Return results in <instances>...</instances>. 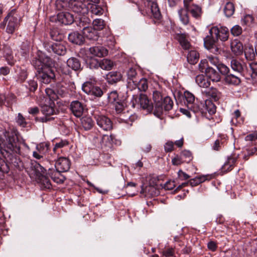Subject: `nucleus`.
Returning a JSON list of instances; mask_svg holds the SVG:
<instances>
[{
	"label": "nucleus",
	"instance_id": "obj_23",
	"mask_svg": "<svg viewBox=\"0 0 257 257\" xmlns=\"http://www.w3.org/2000/svg\"><path fill=\"white\" fill-rule=\"evenodd\" d=\"M230 66L233 70L239 73H241L245 67L244 63L237 59H232L230 62Z\"/></svg>",
	"mask_w": 257,
	"mask_h": 257
},
{
	"label": "nucleus",
	"instance_id": "obj_41",
	"mask_svg": "<svg viewBox=\"0 0 257 257\" xmlns=\"http://www.w3.org/2000/svg\"><path fill=\"white\" fill-rule=\"evenodd\" d=\"M234 12V7L232 3L228 2L224 8V12L227 17L231 16Z\"/></svg>",
	"mask_w": 257,
	"mask_h": 257
},
{
	"label": "nucleus",
	"instance_id": "obj_59",
	"mask_svg": "<svg viewBox=\"0 0 257 257\" xmlns=\"http://www.w3.org/2000/svg\"><path fill=\"white\" fill-rule=\"evenodd\" d=\"M230 32L233 36H238L242 33V28L239 25H235L231 29Z\"/></svg>",
	"mask_w": 257,
	"mask_h": 257
},
{
	"label": "nucleus",
	"instance_id": "obj_55",
	"mask_svg": "<svg viewBox=\"0 0 257 257\" xmlns=\"http://www.w3.org/2000/svg\"><path fill=\"white\" fill-rule=\"evenodd\" d=\"M27 76L28 73L27 70L21 69L18 74V81L20 82H23L27 79Z\"/></svg>",
	"mask_w": 257,
	"mask_h": 257
},
{
	"label": "nucleus",
	"instance_id": "obj_56",
	"mask_svg": "<svg viewBox=\"0 0 257 257\" xmlns=\"http://www.w3.org/2000/svg\"><path fill=\"white\" fill-rule=\"evenodd\" d=\"M67 1L57 0L55 3L56 9L58 11H61L65 9L67 6Z\"/></svg>",
	"mask_w": 257,
	"mask_h": 257
},
{
	"label": "nucleus",
	"instance_id": "obj_47",
	"mask_svg": "<svg viewBox=\"0 0 257 257\" xmlns=\"http://www.w3.org/2000/svg\"><path fill=\"white\" fill-rule=\"evenodd\" d=\"M104 22L101 19H96L93 21V26L96 31H100L104 27Z\"/></svg>",
	"mask_w": 257,
	"mask_h": 257
},
{
	"label": "nucleus",
	"instance_id": "obj_50",
	"mask_svg": "<svg viewBox=\"0 0 257 257\" xmlns=\"http://www.w3.org/2000/svg\"><path fill=\"white\" fill-rule=\"evenodd\" d=\"M181 156L185 163L190 162L193 158L191 153L187 150L182 151Z\"/></svg>",
	"mask_w": 257,
	"mask_h": 257
},
{
	"label": "nucleus",
	"instance_id": "obj_61",
	"mask_svg": "<svg viewBox=\"0 0 257 257\" xmlns=\"http://www.w3.org/2000/svg\"><path fill=\"white\" fill-rule=\"evenodd\" d=\"M27 87L30 91H35L38 87V84L37 81L34 80H30L28 82V86Z\"/></svg>",
	"mask_w": 257,
	"mask_h": 257
},
{
	"label": "nucleus",
	"instance_id": "obj_2",
	"mask_svg": "<svg viewBox=\"0 0 257 257\" xmlns=\"http://www.w3.org/2000/svg\"><path fill=\"white\" fill-rule=\"evenodd\" d=\"M210 36L204 39V46L208 50L217 52L216 43L219 40L225 42L228 39L229 30L226 27L214 26L209 30Z\"/></svg>",
	"mask_w": 257,
	"mask_h": 257
},
{
	"label": "nucleus",
	"instance_id": "obj_27",
	"mask_svg": "<svg viewBox=\"0 0 257 257\" xmlns=\"http://www.w3.org/2000/svg\"><path fill=\"white\" fill-rule=\"evenodd\" d=\"M188 12H189L188 10L185 7L184 8H180L178 11L180 20L184 25H187L189 22Z\"/></svg>",
	"mask_w": 257,
	"mask_h": 257
},
{
	"label": "nucleus",
	"instance_id": "obj_49",
	"mask_svg": "<svg viewBox=\"0 0 257 257\" xmlns=\"http://www.w3.org/2000/svg\"><path fill=\"white\" fill-rule=\"evenodd\" d=\"M108 101L109 103H115L117 102L118 95L116 91H112L108 94Z\"/></svg>",
	"mask_w": 257,
	"mask_h": 257
},
{
	"label": "nucleus",
	"instance_id": "obj_13",
	"mask_svg": "<svg viewBox=\"0 0 257 257\" xmlns=\"http://www.w3.org/2000/svg\"><path fill=\"white\" fill-rule=\"evenodd\" d=\"M90 54L98 57H103L108 54V50L103 46H93L89 49Z\"/></svg>",
	"mask_w": 257,
	"mask_h": 257
},
{
	"label": "nucleus",
	"instance_id": "obj_16",
	"mask_svg": "<svg viewBox=\"0 0 257 257\" xmlns=\"http://www.w3.org/2000/svg\"><path fill=\"white\" fill-rule=\"evenodd\" d=\"M61 172H59L56 169L49 168L48 172V175L54 181V182L61 184L63 183L65 180V177L61 174Z\"/></svg>",
	"mask_w": 257,
	"mask_h": 257
},
{
	"label": "nucleus",
	"instance_id": "obj_33",
	"mask_svg": "<svg viewBox=\"0 0 257 257\" xmlns=\"http://www.w3.org/2000/svg\"><path fill=\"white\" fill-rule=\"evenodd\" d=\"M199 58V53L195 50L190 51L187 57L188 62L191 64H196L198 62Z\"/></svg>",
	"mask_w": 257,
	"mask_h": 257
},
{
	"label": "nucleus",
	"instance_id": "obj_15",
	"mask_svg": "<svg viewBox=\"0 0 257 257\" xmlns=\"http://www.w3.org/2000/svg\"><path fill=\"white\" fill-rule=\"evenodd\" d=\"M83 37L90 40L97 41L99 38L98 33L94 28L88 27L82 30Z\"/></svg>",
	"mask_w": 257,
	"mask_h": 257
},
{
	"label": "nucleus",
	"instance_id": "obj_62",
	"mask_svg": "<svg viewBox=\"0 0 257 257\" xmlns=\"http://www.w3.org/2000/svg\"><path fill=\"white\" fill-rule=\"evenodd\" d=\"M102 94L103 92L101 88L98 86L94 85L90 95H94L97 97H100Z\"/></svg>",
	"mask_w": 257,
	"mask_h": 257
},
{
	"label": "nucleus",
	"instance_id": "obj_37",
	"mask_svg": "<svg viewBox=\"0 0 257 257\" xmlns=\"http://www.w3.org/2000/svg\"><path fill=\"white\" fill-rule=\"evenodd\" d=\"M207 111L210 114L216 112V106L210 100H206L204 103V112Z\"/></svg>",
	"mask_w": 257,
	"mask_h": 257
},
{
	"label": "nucleus",
	"instance_id": "obj_17",
	"mask_svg": "<svg viewBox=\"0 0 257 257\" xmlns=\"http://www.w3.org/2000/svg\"><path fill=\"white\" fill-rule=\"evenodd\" d=\"M147 1V6L150 9L152 16L156 19H159L161 18V13L160 12L158 6L154 0H146Z\"/></svg>",
	"mask_w": 257,
	"mask_h": 257
},
{
	"label": "nucleus",
	"instance_id": "obj_40",
	"mask_svg": "<svg viewBox=\"0 0 257 257\" xmlns=\"http://www.w3.org/2000/svg\"><path fill=\"white\" fill-rule=\"evenodd\" d=\"M255 52L252 46L247 47L244 50V55L246 59L249 60H253L255 57Z\"/></svg>",
	"mask_w": 257,
	"mask_h": 257
},
{
	"label": "nucleus",
	"instance_id": "obj_51",
	"mask_svg": "<svg viewBox=\"0 0 257 257\" xmlns=\"http://www.w3.org/2000/svg\"><path fill=\"white\" fill-rule=\"evenodd\" d=\"M94 85L90 82H85L82 86V89L83 91L87 94H91V92L92 90Z\"/></svg>",
	"mask_w": 257,
	"mask_h": 257
},
{
	"label": "nucleus",
	"instance_id": "obj_11",
	"mask_svg": "<svg viewBox=\"0 0 257 257\" xmlns=\"http://www.w3.org/2000/svg\"><path fill=\"white\" fill-rule=\"evenodd\" d=\"M58 22L62 24L68 25L72 24L74 21L73 15L68 12H60L57 15Z\"/></svg>",
	"mask_w": 257,
	"mask_h": 257
},
{
	"label": "nucleus",
	"instance_id": "obj_35",
	"mask_svg": "<svg viewBox=\"0 0 257 257\" xmlns=\"http://www.w3.org/2000/svg\"><path fill=\"white\" fill-rule=\"evenodd\" d=\"M108 81L111 83H116L121 78L120 73L117 72H111L107 75Z\"/></svg>",
	"mask_w": 257,
	"mask_h": 257
},
{
	"label": "nucleus",
	"instance_id": "obj_38",
	"mask_svg": "<svg viewBox=\"0 0 257 257\" xmlns=\"http://www.w3.org/2000/svg\"><path fill=\"white\" fill-rule=\"evenodd\" d=\"M143 192L145 193V195L149 197H152L156 196L158 194V191L154 186H146L143 189Z\"/></svg>",
	"mask_w": 257,
	"mask_h": 257
},
{
	"label": "nucleus",
	"instance_id": "obj_4",
	"mask_svg": "<svg viewBox=\"0 0 257 257\" xmlns=\"http://www.w3.org/2000/svg\"><path fill=\"white\" fill-rule=\"evenodd\" d=\"M20 19L15 11H12L5 18L1 24V28H4L8 22L6 32L9 34H13L18 29L20 23Z\"/></svg>",
	"mask_w": 257,
	"mask_h": 257
},
{
	"label": "nucleus",
	"instance_id": "obj_19",
	"mask_svg": "<svg viewBox=\"0 0 257 257\" xmlns=\"http://www.w3.org/2000/svg\"><path fill=\"white\" fill-rule=\"evenodd\" d=\"M68 38L70 42L79 45L82 44L84 42L83 36L77 32L71 33Z\"/></svg>",
	"mask_w": 257,
	"mask_h": 257
},
{
	"label": "nucleus",
	"instance_id": "obj_8",
	"mask_svg": "<svg viewBox=\"0 0 257 257\" xmlns=\"http://www.w3.org/2000/svg\"><path fill=\"white\" fill-rule=\"evenodd\" d=\"M71 163L70 160L65 157L59 158L55 164V169L59 172H67L70 169Z\"/></svg>",
	"mask_w": 257,
	"mask_h": 257
},
{
	"label": "nucleus",
	"instance_id": "obj_1",
	"mask_svg": "<svg viewBox=\"0 0 257 257\" xmlns=\"http://www.w3.org/2000/svg\"><path fill=\"white\" fill-rule=\"evenodd\" d=\"M0 151L10 163L18 164L17 154L20 146L17 137L13 133L4 130L0 134Z\"/></svg>",
	"mask_w": 257,
	"mask_h": 257
},
{
	"label": "nucleus",
	"instance_id": "obj_31",
	"mask_svg": "<svg viewBox=\"0 0 257 257\" xmlns=\"http://www.w3.org/2000/svg\"><path fill=\"white\" fill-rule=\"evenodd\" d=\"M113 62L109 59H103L99 60V68L103 70L109 71L113 68Z\"/></svg>",
	"mask_w": 257,
	"mask_h": 257
},
{
	"label": "nucleus",
	"instance_id": "obj_26",
	"mask_svg": "<svg viewBox=\"0 0 257 257\" xmlns=\"http://www.w3.org/2000/svg\"><path fill=\"white\" fill-rule=\"evenodd\" d=\"M67 65L72 69L77 71L80 69L81 63L78 59L71 57L67 61Z\"/></svg>",
	"mask_w": 257,
	"mask_h": 257
},
{
	"label": "nucleus",
	"instance_id": "obj_63",
	"mask_svg": "<svg viewBox=\"0 0 257 257\" xmlns=\"http://www.w3.org/2000/svg\"><path fill=\"white\" fill-rule=\"evenodd\" d=\"M208 60L210 63V64L216 66L217 68L218 67V65H219L220 63L218 58L216 56H209L208 57Z\"/></svg>",
	"mask_w": 257,
	"mask_h": 257
},
{
	"label": "nucleus",
	"instance_id": "obj_42",
	"mask_svg": "<svg viewBox=\"0 0 257 257\" xmlns=\"http://www.w3.org/2000/svg\"><path fill=\"white\" fill-rule=\"evenodd\" d=\"M87 65L89 68L97 69L99 68V61L94 58L88 59L86 61Z\"/></svg>",
	"mask_w": 257,
	"mask_h": 257
},
{
	"label": "nucleus",
	"instance_id": "obj_45",
	"mask_svg": "<svg viewBox=\"0 0 257 257\" xmlns=\"http://www.w3.org/2000/svg\"><path fill=\"white\" fill-rule=\"evenodd\" d=\"M41 57V60H42L43 66L44 67V69H46V68L48 69H51L50 68L51 65L52 64V61L51 59L48 57L44 55H41L40 56Z\"/></svg>",
	"mask_w": 257,
	"mask_h": 257
},
{
	"label": "nucleus",
	"instance_id": "obj_5",
	"mask_svg": "<svg viewBox=\"0 0 257 257\" xmlns=\"http://www.w3.org/2000/svg\"><path fill=\"white\" fill-rule=\"evenodd\" d=\"M88 0H84V3L80 1L70 0L69 7L74 12L80 15H85L88 12L89 7H86V4L88 5Z\"/></svg>",
	"mask_w": 257,
	"mask_h": 257
},
{
	"label": "nucleus",
	"instance_id": "obj_30",
	"mask_svg": "<svg viewBox=\"0 0 257 257\" xmlns=\"http://www.w3.org/2000/svg\"><path fill=\"white\" fill-rule=\"evenodd\" d=\"M196 82L201 87L207 88L210 85V82L203 75H198L196 77Z\"/></svg>",
	"mask_w": 257,
	"mask_h": 257
},
{
	"label": "nucleus",
	"instance_id": "obj_53",
	"mask_svg": "<svg viewBox=\"0 0 257 257\" xmlns=\"http://www.w3.org/2000/svg\"><path fill=\"white\" fill-rule=\"evenodd\" d=\"M113 142V137L111 135H104L101 138V143L106 146H110Z\"/></svg>",
	"mask_w": 257,
	"mask_h": 257
},
{
	"label": "nucleus",
	"instance_id": "obj_52",
	"mask_svg": "<svg viewBox=\"0 0 257 257\" xmlns=\"http://www.w3.org/2000/svg\"><path fill=\"white\" fill-rule=\"evenodd\" d=\"M179 41L181 46L184 49L188 50L191 47L190 43L183 36H180L179 37Z\"/></svg>",
	"mask_w": 257,
	"mask_h": 257
},
{
	"label": "nucleus",
	"instance_id": "obj_60",
	"mask_svg": "<svg viewBox=\"0 0 257 257\" xmlns=\"http://www.w3.org/2000/svg\"><path fill=\"white\" fill-rule=\"evenodd\" d=\"M213 177V175H202L199 177H196L197 178V181H198L199 184H200L201 183L204 182L206 180H210L212 179Z\"/></svg>",
	"mask_w": 257,
	"mask_h": 257
},
{
	"label": "nucleus",
	"instance_id": "obj_39",
	"mask_svg": "<svg viewBox=\"0 0 257 257\" xmlns=\"http://www.w3.org/2000/svg\"><path fill=\"white\" fill-rule=\"evenodd\" d=\"M82 126L85 130L91 129L93 125V121L89 117H84L81 119Z\"/></svg>",
	"mask_w": 257,
	"mask_h": 257
},
{
	"label": "nucleus",
	"instance_id": "obj_54",
	"mask_svg": "<svg viewBox=\"0 0 257 257\" xmlns=\"http://www.w3.org/2000/svg\"><path fill=\"white\" fill-rule=\"evenodd\" d=\"M208 96H211L214 100H217L220 97V93L218 90L213 88H211L207 92Z\"/></svg>",
	"mask_w": 257,
	"mask_h": 257
},
{
	"label": "nucleus",
	"instance_id": "obj_14",
	"mask_svg": "<svg viewBox=\"0 0 257 257\" xmlns=\"http://www.w3.org/2000/svg\"><path fill=\"white\" fill-rule=\"evenodd\" d=\"M127 87L131 88L137 82V80H139V77L136 70L133 68H130L126 73Z\"/></svg>",
	"mask_w": 257,
	"mask_h": 257
},
{
	"label": "nucleus",
	"instance_id": "obj_9",
	"mask_svg": "<svg viewBox=\"0 0 257 257\" xmlns=\"http://www.w3.org/2000/svg\"><path fill=\"white\" fill-rule=\"evenodd\" d=\"M135 102L138 103L141 107L148 111L152 110L154 106L150 102L146 95L141 94L138 98L135 99Z\"/></svg>",
	"mask_w": 257,
	"mask_h": 257
},
{
	"label": "nucleus",
	"instance_id": "obj_43",
	"mask_svg": "<svg viewBox=\"0 0 257 257\" xmlns=\"http://www.w3.org/2000/svg\"><path fill=\"white\" fill-rule=\"evenodd\" d=\"M192 110L194 112L200 111L201 112H204V103L199 102L198 103H194L193 106H189L188 108Z\"/></svg>",
	"mask_w": 257,
	"mask_h": 257
},
{
	"label": "nucleus",
	"instance_id": "obj_58",
	"mask_svg": "<svg viewBox=\"0 0 257 257\" xmlns=\"http://www.w3.org/2000/svg\"><path fill=\"white\" fill-rule=\"evenodd\" d=\"M17 123L22 127H25L27 125L25 117L22 115L21 113L18 114V116L16 118Z\"/></svg>",
	"mask_w": 257,
	"mask_h": 257
},
{
	"label": "nucleus",
	"instance_id": "obj_12",
	"mask_svg": "<svg viewBox=\"0 0 257 257\" xmlns=\"http://www.w3.org/2000/svg\"><path fill=\"white\" fill-rule=\"evenodd\" d=\"M70 109L72 113L76 117L82 116L84 111L83 104L79 101L75 100L71 102Z\"/></svg>",
	"mask_w": 257,
	"mask_h": 257
},
{
	"label": "nucleus",
	"instance_id": "obj_34",
	"mask_svg": "<svg viewBox=\"0 0 257 257\" xmlns=\"http://www.w3.org/2000/svg\"><path fill=\"white\" fill-rule=\"evenodd\" d=\"M184 96L185 99L184 103L187 105L188 108L189 106H193V104L195 101V96L191 92L188 91H186L184 93Z\"/></svg>",
	"mask_w": 257,
	"mask_h": 257
},
{
	"label": "nucleus",
	"instance_id": "obj_21",
	"mask_svg": "<svg viewBox=\"0 0 257 257\" xmlns=\"http://www.w3.org/2000/svg\"><path fill=\"white\" fill-rule=\"evenodd\" d=\"M205 74L213 82H219L221 79L220 74L211 67H208L206 69Z\"/></svg>",
	"mask_w": 257,
	"mask_h": 257
},
{
	"label": "nucleus",
	"instance_id": "obj_6",
	"mask_svg": "<svg viewBox=\"0 0 257 257\" xmlns=\"http://www.w3.org/2000/svg\"><path fill=\"white\" fill-rule=\"evenodd\" d=\"M94 117L97 124L102 130L109 131L112 128V123L111 120L106 116L95 113Z\"/></svg>",
	"mask_w": 257,
	"mask_h": 257
},
{
	"label": "nucleus",
	"instance_id": "obj_10",
	"mask_svg": "<svg viewBox=\"0 0 257 257\" xmlns=\"http://www.w3.org/2000/svg\"><path fill=\"white\" fill-rule=\"evenodd\" d=\"M41 111L45 115V116L41 117L40 119L43 122H47L54 119L53 117H50L51 115L56 114L55 109L50 105H44L42 106Z\"/></svg>",
	"mask_w": 257,
	"mask_h": 257
},
{
	"label": "nucleus",
	"instance_id": "obj_46",
	"mask_svg": "<svg viewBox=\"0 0 257 257\" xmlns=\"http://www.w3.org/2000/svg\"><path fill=\"white\" fill-rule=\"evenodd\" d=\"M49 145L47 143H43L38 145L36 147V150L40 154L45 156L49 150Z\"/></svg>",
	"mask_w": 257,
	"mask_h": 257
},
{
	"label": "nucleus",
	"instance_id": "obj_20",
	"mask_svg": "<svg viewBox=\"0 0 257 257\" xmlns=\"http://www.w3.org/2000/svg\"><path fill=\"white\" fill-rule=\"evenodd\" d=\"M238 158V155H231L229 157L227 161L225 162L222 166V169L224 171H230L234 167L237 159Z\"/></svg>",
	"mask_w": 257,
	"mask_h": 257
},
{
	"label": "nucleus",
	"instance_id": "obj_32",
	"mask_svg": "<svg viewBox=\"0 0 257 257\" xmlns=\"http://www.w3.org/2000/svg\"><path fill=\"white\" fill-rule=\"evenodd\" d=\"M31 168L35 172L37 176L38 177L45 174L46 169L45 168L37 162L32 163Z\"/></svg>",
	"mask_w": 257,
	"mask_h": 257
},
{
	"label": "nucleus",
	"instance_id": "obj_57",
	"mask_svg": "<svg viewBox=\"0 0 257 257\" xmlns=\"http://www.w3.org/2000/svg\"><path fill=\"white\" fill-rule=\"evenodd\" d=\"M218 70L219 71L220 73L223 75H227L229 72V68L225 64L220 63L217 67Z\"/></svg>",
	"mask_w": 257,
	"mask_h": 257
},
{
	"label": "nucleus",
	"instance_id": "obj_3",
	"mask_svg": "<svg viewBox=\"0 0 257 257\" xmlns=\"http://www.w3.org/2000/svg\"><path fill=\"white\" fill-rule=\"evenodd\" d=\"M154 114L159 116L164 111L171 110L173 106V101L169 96L164 97L159 91H155L153 94Z\"/></svg>",
	"mask_w": 257,
	"mask_h": 257
},
{
	"label": "nucleus",
	"instance_id": "obj_36",
	"mask_svg": "<svg viewBox=\"0 0 257 257\" xmlns=\"http://www.w3.org/2000/svg\"><path fill=\"white\" fill-rule=\"evenodd\" d=\"M91 20L88 18L85 17L84 15H82L79 18V22L77 23V26L80 29L84 30L85 28H87L89 25L90 24Z\"/></svg>",
	"mask_w": 257,
	"mask_h": 257
},
{
	"label": "nucleus",
	"instance_id": "obj_25",
	"mask_svg": "<svg viewBox=\"0 0 257 257\" xmlns=\"http://www.w3.org/2000/svg\"><path fill=\"white\" fill-rule=\"evenodd\" d=\"M148 87L147 80L145 78H140L137 80V82L131 87L132 89L138 88L139 90L142 91H145Z\"/></svg>",
	"mask_w": 257,
	"mask_h": 257
},
{
	"label": "nucleus",
	"instance_id": "obj_24",
	"mask_svg": "<svg viewBox=\"0 0 257 257\" xmlns=\"http://www.w3.org/2000/svg\"><path fill=\"white\" fill-rule=\"evenodd\" d=\"M186 9L194 18L196 19L201 18L202 12L201 8L200 6L192 4L191 6L186 8Z\"/></svg>",
	"mask_w": 257,
	"mask_h": 257
},
{
	"label": "nucleus",
	"instance_id": "obj_44",
	"mask_svg": "<svg viewBox=\"0 0 257 257\" xmlns=\"http://www.w3.org/2000/svg\"><path fill=\"white\" fill-rule=\"evenodd\" d=\"M40 183L42 187L44 188L49 189L51 187V184L50 180L47 176L44 175L39 177Z\"/></svg>",
	"mask_w": 257,
	"mask_h": 257
},
{
	"label": "nucleus",
	"instance_id": "obj_29",
	"mask_svg": "<svg viewBox=\"0 0 257 257\" xmlns=\"http://www.w3.org/2000/svg\"><path fill=\"white\" fill-rule=\"evenodd\" d=\"M98 1V0H94V4L88 3V5L90 6L89 9H90L92 14L95 15L100 16L103 14V10L100 6L95 4L97 3Z\"/></svg>",
	"mask_w": 257,
	"mask_h": 257
},
{
	"label": "nucleus",
	"instance_id": "obj_7",
	"mask_svg": "<svg viewBox=\"0 0 257 257\" xmlns=\"http://www.w3.org/2000/svg\"><path fill=\"white\" fill-rule=\"evenodd\" d=\"M55 74L52 69H44L40 71L37 74L38 79L43 83L48 84L52 80L54 79Z\"/></svg>",
	"mask_w": 257,
	"mask_h": 257
},
{
	"label": "nucleus",
	"instance_id": "obj_28",
	"mask_svg": "<svg viewBox=\"0 0 257 257\" xmlns=\"http://www.w3.org/2000/svg\"><path fill=\"white\" fill-rule=\"evenodd\" d=\"M225 82L228 84L237 85L240 84L241 80L240 78L233 74H228L224 78Z\"/></svg>",
	"mask_w": 257,
	"mask_h": 257
},
{
	"label": "nucleus",
	"instance_id": "obj_22",
	"mask_svg": "<svg viewBox=\"0 0 257 257\" xmlns=\"http://www.w3.org/2000/svg\"><path fill=\"white\" fill-rule=\"evenodd\" d=\"M232 52L236 55H239L242 53L243 47L242 44L238 40H233L230 44Z\"/></svg>",
	"mask_w": 257,
	"mask_h": 257
},
{
	"label": "nucleus",
	"instance_id": "obj_18",
	"mask_svg": "<svg viewBox=\"0 0 257 257\" xmlns=\"http://www.w3.org/2000/svg\"><path fill=\"white\" fill-rule=\"evenodd\" d=\"M49 51L59 55H63L66 53V49L63 44L60 43H55L49 47Z\"/></svg>",
	"mask_w": 257,
	"mask_h": 257
},
{
	"label": "nucleus",
	"instance_id": "obj_48",
	"mask_svg": "<svg viewBox=\"0 0 257 257\" xmlns=\"http://www.w3.org/2000/svg\"><path fill=\"white\" fill-rule=\"evenodd\" d=\"M32 63L35 68L37 70L38 73L44 70V67L43 66L42 60H41L40 56L38 58H36L35 60H33Z\"/></svg>",
	"mask_w": 257,
	"mask_h": 257
},
{
	"label": "nucleus",
	"instance_id": "obj_64",
	"mask_svg": "<svg viewBox=\"0 0 257 257\" xmlns=\"http://www.w3.org/2000/svg\"><path fill=\"white\" fill-rule=\"evenodd\" d=\"M249 67L252 71L251 77H255L257 76V62L249 63Z\"/></svg>",
	"mask_w": 257,
	"mask_h": 257
}]
</instances>
